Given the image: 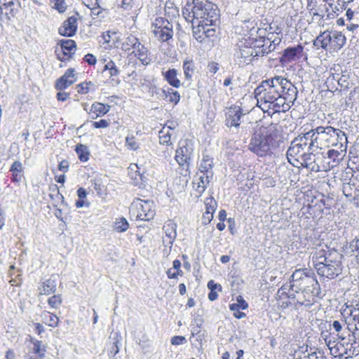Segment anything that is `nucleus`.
Here are the masks:
<instances>
[{"mask_svg":"<svg viewBox=\"0 0 359 359\" xmlns=\"http://www.w3.org/2000/svg\"><path fill=\"white\" fill-rule=\"evenodd\" d=\"M296 87L283 76L262 81L254 94L259 107L268 114L287 111L297 99Z\"/></svg>","mask_w":359,"mask_h":359,"instance_id":"obj_1","label":"nucleus"},{"mask_svg":"<svg viewBox=\"0 0 359 359\" xmlns=\"http://www.w3.org/2000/svg\"><path fill=\"white\" fill-rule=\"evenodd\" d=\"M304 52V46L299 44L295 47H288L283 50L280 61L283 65L288 64L296 58H300Z\"/></svg>","mask_w":359,"mask_h":359,"instance_id":"obj_23","label":"nucleus"},{"mask_svg":"<svg viewBox=\"0 0 359 359\" xmlns=\"http://www.w3.org/2000/svg\"><path fill=\"white\" fill-rule=\"evenodd\" d=\"M208 183L209 180L208 176H201L198 179L197 182L194 183V189L195 191V195L197 198H199L202 196V194L205 191Z\"/></svg>","mask_w":359,"mask_h":359,"instance_id":"obj_36","label":"nucleus"},{"mask_svg":"<svg viewBox=\"0 0 359 359\" xmlns=\"http://www.w3.org/2000/svg\"><path fill=\"white\" fill-rule=\"evenodd\" d=\"M140 41L138 38L135 36L130 34L128 36L125 41L121 44V50L127 53V55L133 51L137 46V45L140 44Z\"/></svg>","mask_w":359,"mask_h":359,"instance_id":"obj_32","label":"nucleus"},{"mask_svg":"<svg viewBox=\"0 0 359 359\" xmlns=\"http://www.w3.org/2000/svg\"><path fill=\"white\" fill-rule=\"evenodd\" d=\"M57 290V278L55 276H51L50 278L43 281L39 287L41 295H49L53 294Z\"/></svg>","mask_w":359,"mask_h":359,"instance_id":"obj_29","label":"nucleus"},{"mask_svg":"<svg viewBox=\"0 0 359 359\" xmlns=\"http://www.w3.org/2000/svg\"><path fill=\"white\" fill-rule=\"evenodd\" d=\"M93 86V82L83 81L76 85V91L79 94L86 95L90 92Z\"/></svg>","mask_w":359,"mask_h":359,"instance_id":"obj_46","label":"nucleus"},{"mask_svg":"<svg viewBox=\"0 0 359 359\" xmlns=\"http://www.w3.org/2000/svg\"><path fill=\"white\" fill-rule=\"evenodd\" d=\"M343 255L337 251H327L316 249L312 260L317 273L321 277L334 279L342 271Z\"/></svg>","mask_w":359,"mask_h":359,"instance_id":"obj_3","label":"nucleus"},{"mask_svg":"<svg viewBox=\"0 0 359 359\" xmlns=\"http://www.w3.org/2000/svg\"><path fill=\"white\" fill-rule=\"evenodd\" d=\"M349 163L352 165L353 170H357L359 172V156L358 155H353L350 157Z\"/></svg>","mask_w":359,"mask_h":359,"instance_id":"obj_56","label":"nucleus"},{"mask_svg":"<svg viewBox=\"0 0 359 359\" xmlns=\"http://www.w3.org/2000/svg\"><path fill=\"white\" fill-rule=\"evenodd\" d=\"M126 146L128 149L136 151L139 149V143L133 135L127 136L126 138Z\"/></svg>","mask_w":359,"mask_h":359,"instance_id":"obj_51","label":"nucleus"},{"mask_svg":"<svg viewBox=\"0 0 359 359\" xmlns=\"http://www.w3.org/2000/svg\"><path fill=\"white\" fill-rule=\"evenodd\" d=\"M75 151L81 162H86L89 159L90 153L86 146L82 144H76Z\"/></svg>","mask_w":359,"mask_h":359,"instance_id":"obj_41","label":"nucleus"},{"mask_svg":"<svg viewBox=\"0 0 359 359\" xmlns=\"http://www.w3.org/2000/svg\"><path fill=\"white\" fill-rule=\"evenodd\" d=\"M53 3V8L60 13H64L67 9L65 0H51Z\"/></svg>","mask_w":359,"mask_h":359,"instance_id":"obj_50","label":"nucleus"},{"mask_svg":"<svg viewBox=\"0 0 359 359\" xmlns=\"http://www.w3.org/2000/svg\"><path fill=\"white\" fill-rule=\"evenodd\" d=\"M311 144L317 149H328L331 147L342 145V142H347L346 134L344 131L332 126H318L311 130Z\"/></svg>","mask_w":359,"mask_h":359,"instance_id":"obj_5","label":"nucleus"},{"mask_svg":"<svg viewBox=\"0 0 359 359\" xmlns=\"http://www.w3.org/2000/svg\"><path fill=\"white\" fill-rule=\"evenodd\" d=\"M302 213L306 215L308 219H312L313 221L319 217L322 214V210L317 205H312L309 204L302 208Z\"/></svg>","mask_w":359,"mask_h":359,"instance_id":"obj_35","label":"nucleus"},{"mask_svg":"<svg viewBox=\"0 0 359 359\" xmlns=\"http://www.w3.org/2000/svg\"><path fill=\"white\" fill-rule=\"evenodd\" d=\"M350 319L353 323H359V309H354L350 310Z\"/></svg>","mask_w":359,"mask_h":359,"instance_id":"obj_59","label":"nucleus"},{"mask_svg":"<svg viewBox=\"0 0 359 359\" xmlns=\"http://www.w3.org/2000/svg\"><path fill=\"white\" fill-rule=\"evenodd\" d=\"M285 286H283L280 289L278 290V296L281 298L283 297V296H285V297L287 298H292V299H294V294H287V292H285Z\"/></svg>","mask_w":359,"mask_h":359,"instance_id":"obj_62","label":"nucleus"},{"mask_svg":"<svg viewBox=\"0 0 359 359\" xmlns=\"http://www.w3.org/2000/svg\"><path fill=\"white\" fill-rule=\"evenodd\" d=\"M137 0H121V6L124 10L131 11L136 6Z\"/></svg>","mask_w":359,"mask_h":359,"instance_id":"obj_53","label":"nucleus"},{"mask_svg":"<svg viewBox=\"0 0 359 359\" xmlns=\"http://www.w3.org/2000/svg\"><path fill=\"white\" fill-rule=\"evenodd\" d=\"M311 136L312 133L311 130L308 132L299 135L292 142L297 146L302 147L306 152L311 153L315 151L317 149L314 145L311 144Z\"/></svg>","mask_w":359,"mask_h":359,"instance_id":"obj_26","label":"nucleus"},{"mask_svg":"<svg viewBox=\"0 0 359 359\" xmlns=\"http://www.w3.org/2000/svg\"><path fill=\"white\" fill-rule=\"evenodd\" d=\"M358 191L359 189H357L354 184H351L349 183L345 184L343 187V193L344 196L349 201L353 202L354 205L355 199L358 196Z\"/></svg>","mask_w":359,"mask_h":359,"instance_id":"obj_38","label":"nucleus"},{"mask_svg":"<svg viewBox=\"0 0 359 359\" xmlns=\"http://www.w3.org/2000/svg\"><path fill=\"white\" fill-rule=\"evenodd\" d=\"M309 284H312V282L299 280L297 282L290 283L289 287L292 291L299 292L301 290H305L306 287H309Z\"/></svg>","mask_w":359,"mask_h":359,"instance_id":"obj_45","label":"nucleus"},{"mask_svg":"<svg viewBox=\"0 0 359 359\" xmlns=\"http://www.w3.org/2000/svg\"><path fill=\"white\" fill-rule=\"evenodd\" d=\"M103 71H108L109 77L112 80H114L115 76H118L120 71L117 68L115 62L110 60L104 67Z\"/></svg>","mask_w":359,"mask_h":359,"instance_id":"obj_43","label":"nucleus"},{"mask_svg":"<svg viewBox=\"0 0 359 359\" xmlns=\"http://www.w3.org/2000/svg\"><path fill=\"white\" fill-rule=\"evenodd\" d=\"M192 153L193 149L189 146L188 140H180L178 142L177 148L175 150V160L180 168L184 170L182 180L183 185H186L189 179V166Z\"/></svg>","mask_w":359,"mask_h":359,"instance_id":"obj_8","label":"nucleus"},{"mask_svg":"<svg viewBox=\"0 0 359 359\" xmlns=\"http://www.w3.org/2000/svg\"><path fill=\"white\" fill-rule=\"evenodd\" d=\"M205 212L202 217V224H209L213 219L217 203L212 196L207 197L204 201Z\"/></svg>","mask_w":359,"mask_h":359,"instance_id":"obj_27","label":"nucleus"},{"mask_svg":"<svg viewBox=\"0 0 359 359\" xmlns=\"http://www.w3.org/2000/svg\"><path fill=\"white\" fill-rule=\"evenodd\" d=\"M48 303L53 309H57L62 304V298L60 295H53L48 298Z\"/></svg>","mask_w":359,"mask_h":359,"instance_id":"obj_52","label":"nucleus"},{"mask_svg":"<svg viewBox=\"0 0 359 359\" xmlns=\"http://www.w3.org/2000/svg\"><path fill=\"white\" fill-rule=\"evenodd\" d=\"M173 129L174 128L165 125L158 132L159 144L165 147V149L163 151L165 156H170L174 149L173 142L171 140Z\"/></svg>","mask_w":359,"mask_h":359,"instance_id":"obj_19","label":"nucleus"},{"mask_svg":"<svg viewBox=\"0 0 359 359\" xmlns=\"http://www.w3.org/2000/svg\"><path fill=\"white\" fill-rule=\"evenodd\" d=\"M263 48L264 44H257L252 41L243 39L235 52V57L239 60L240 63L248 64L254 57L263 53Z\"/></svg>","mask_w":359,"mask_h":359,"instance_id":"obj_9","label":"nucleus"},{"mask_svg":"<svg viewBox=\"0 0 359 359\" xmlns=\"http://www.w3.org/2000/svg\"><path fill=\"white\" fill-rule=\"evenodd\" d=\"M182 14L187 21L191 22L193 30H198L203 26H213L219 20L217 10L206 0H193L185 6Z\"/></svg>","mask_w":359,"mask_h":359,"instance_id":"obj_2","label":"nucleus"},{"mask_svg":"<svg viewBox=\"0 0 359 359\" xmlns=\"http://www.w3.org/2000/svg\"><path fill=\"white\" fill-rule=\"evenodd\" d=\"M151 28L154 36L161 43L168 42L173 37V26L165 18H156L151 23Z\"/></svg>","mask_w":359,"mask_h":359,"instance_id":"obj_10","label":"nucleus"},{"mask_svg":"<svg viewBox=\"0 0 359 359\" xmlns=\"http://www.w3.org/2000/svg\"><path fill=\"white\" fill-rule=\"evenodd\" d=\"M102 37L106 48H118L121 41V33L116 31H107L102 33Z\"/></svg>","mask_w":359,"mask_h":359,"instance_id":"obj_28","label":"nucleus"},{"mask_svg":"<svg viewBox=\"0 0 359 359\" xmlns=\"http://www.w3.org/2000/svg\"><path fill=\"white\" fill-rule=\"evenodd\" d=\"M77 45L73 39L59 40L55 49L56 58L60 62H69L76 53Z\"/></svg>","mask_w":359,"mask_h":359,"instance_id":"obj_12","label":"nucleus"},{"mask_svg":"<svg viewBox=\"0 0 359 359\" xmlns=\"http://www.w3.org/2000/svg\"><path fill=\"white\" fill-rule=\"evenodd\" d=\"M58 91L59 92L56 94V98L58 101L65 102L69 97L70 94L69 93L62 92L63 90Z\"/></svg>","mask_w":359,"mask_h":359,"instance_id":"obj_61","label":"nucleus"},{"mask_svg":"<svg viewBox=\"0 0 359 359\" xmlns=\"http://www.w3.org/2000/svg\"><path fill=\"white\" fill-rule=\"evenodd\" d=\"M77 196L79 199L75 203V206L77 208L88 206L89 203L86 201L87 191L84 188L80 187L77 189Z\"/></svg>","mask_w":359,"mask_h":359,"instance_id":"obj_42","label":"nucleus"},{"mask_svg":"<svg viewBox=\"0 0 359 359\" xmlns=\"http://www.w3.org/2000/svg\"><path fill=\"white\" fill-rule=\"evenodd\" d=\"M165 97L168 99V101L173 104L176 105L180 100V94L177 90L172 88H168L166 91L164 90Z\"/></svg>","mask_w":359,"mask_h":359,"instance_id":"obj_44","label":"nucleus"},{"mask_svg":"<svg viewBox=\"0 0 359 359\" xmlns=\"http://www.w3.org/2000/svg\"><path fill=\"white\" fill-rule=\"evenodd\" d=\"M83 4L90 10L92 16H100L103 12V8L100 6L99 0H81Z\"/></svg>","mask_w":359,"mask_h":359,"instance_id":"obj_37","label":"nucleus"},{"mask_svg":"<svg viewBox=\"0 0 359 359\" xmlns=\"http://www.w3.org/2000/svg\"><path fill=\"white\" fill-rule=\"evenodd\" d=\"M327 0H309L307 1V9L309 13L313 16H317L319 18H323L325 15L328 16L329 6H330Z\"/></svg>","mask_w":359,"mask_h":359,"instance_id":"obj_16","label":"nucleus"},{"mask_svg":"<svg viewBox=\"0 0 359 359\" xmlns=\"http://www.w3.org/2000/svg\"><path fill=\"white\" fill-rule=\"evenodd\" d=\"M42 320L44 323L52 327H56L59 324L58 317L49 311H43L41 314Z\"/></svg>","mask_w":359,"mask_h":359,"instance_id":"obj_39","label":"nucleus"},{"mask_svg":"<svg viewBox=\"0 0 359 359\" xmlns=\"http://www.w3.org/2000/svg\"><path fill=\"white\" fill-rule=\"evenodd\" d=\"M129 214L131 219L149 222L156 215L154 202L136 198L130 206Z\"/></svg>","mask_w":359,"mask_h":359,"instance_id":"obj_7","label":"nucleus"},{"mask_svg":"<svg viewBox=\"0 0 359 359\" xmlns=\"http://www.w3.org/2000/svg\"><path fill=\"white\" fill-rule=\"evenodd\" d=\"M21 8L19 0H0V19L10 21L15 18Z\"/></svg>","mask_w":359,"mask_h":359,"instance_id":"obj_13","label":"nucleus"},{"mask_svg":"<svg viewBox=\"0 0 359 359\" xmlns=\"http://www.w3.org/2000/svg\"><path fill=\"white\" fill-rule=\"evenodd\" d=\"M243 111L239 106H231L226 112V125L229 128L239 127Z\"/></svg>","mask_w":359,"mask_h":359,"instance_id":"obj_22","label":"nucleus"},{"mask_svg":"<svg viewBox=\"0 0 359 359\" xmlns=\"http://www.w3.org/2000/svg\"><path fill=\"white\" fill-rule=\"evenodd\" d=\"M127 57L130 62H136V60H139L144 66L149 65L151 62L149 49L142 43L137 45L136 48L127 55Z\"/></svg>","mask_w":359,"mask_h":359,"instance_id":"obj_17","label":"nucleus"},{"mask_svg":"<svg viewBox=\"0 0 359 359\" xmlns=\"http://www.w3.org/2000/svg\"><path fill=\"white\" fill-rule=\"evenodd\" d=\"M9 172L11 180L15 184L19 185L25 179V168L20 161H15L11 164Z\"/></svg>","mask_w":359,"mask_h":359,"instance_id":"obj_25","label":"nucleus"},{"mask_svg":"<svg viewBox=\"0 0 359 359\" xmlns=\"http://www.w3.org/2000/svg\"><path fill=\"white\" fill-rule=\"evenodd\" d=\"M292 143L287 151V158L288 162L294 167L306 168L312 160V154L306 152L302 147Z\"/></svg>","mask_w":359,"mask_h":359,"instance_id":"obj_11","label":"nucleus"},{"mask_svg":"<svg viewBox=\"0 0 359 359\" xmlns=\"http://www.w3.org/2000/svg\"><path fill=\"white\" fill-rule=\"evenodd\" d=\"M83 61L90 66H94L97 63L96 57L92 53H88L84 55L83 58Z\"/></svg>","mask_w":359,"mask_h":359,"instance_id":"obj_55","label":"nucleus"},{"mask_svg":"<svg viewBox=\"0 0 359 359\" xmlns=\"http://www.w3.org/2000/svg\"><path fill=\"white\" fill-rule=\"evenodd\" d=\"M77 72L73 67H69L55 81L54 88L57 90H64L77 81Z\"/></svg>","mask_w":359,"mask_h":359,"instance_id":"obj_15","label":"nucleus"},{"mask_svg":"<svg viewBox=\"0 0 359 359\" xmlns=\"http://www.w3.org/2000/svg\"><path fill=\"white\" fill-rule=\"evenodd\" d=\"M299 280L305 282H312V284L318 287V282L313 277L307 275L304 270L297 269L291 276L290 283L297 282Z\"/></svg>","mask_w":359,"mask_h":359,"instance_id":"obj_33","label":"nucleus"},{"mask_svg":"<svg viewBox=\"0 0 359 359\" xmlns=\"http://www.w3.org/2000/svg\"><path fill=\"white\" fill-rule=\"evenodd\" d=\"M69 169V163L67 160L64 159L59 162L58 163V170L60 171H62V172L65 173L68 172Z\"/></svg>","mask_w":359,"mask_h":359,"instance_id":"obj_57","label":"nucleus"},{"mask_svg":"<svg viewBox=\"0 0 359 359\" xmlns=\"http://www.w3.org/2000/svg\"><path fill=\"white\" fill-rule=\"evenodd\" d=\"M236 303L233 304L235 306H238L241 308V309H247L248 308V304L245 302V300L241 297L238 296L236 298Z\"/></svg>","mask_w":359,"mask_h":359,"instance_id":"obj_58","label":"nucleus"},{"mask_svg":"<svg viewBox=\"0 0 359 359\" xmlns=\"http://www.w3.org/2000/svg\"><path fill=\"white\" fill-rule=\"evenodd\" d=\"M79 14L76 13L75 15L67 18L58 28L60 35L71 37L76 34L78 29V20Z\"/></svg>","mask_w":359,"mask_h":359,"instance_id":"obj_18","label":"nucleus"},{"mask_svg":"<svg viewBox=\"0 0 359 359\" xmlns=\"http://www.w3.org/2000/svg\"><path fill=\"white\" fill-rule=\"evenodd\" d=\"M212 26H203L202 27H199L198 31L199 33H196L198 30H193V35L194 38L202 42L205 40V38H210L215 36L216 34V29L214 27H211Z\"/></svg>","mask_w":359,"mask_h":359,"instance_id":"obj_31","label":"nucleus"},{"mask_svg":"<svg viewBox=\"0 0 359 359\" xmlns=\"http://www.w3.org/2000/svg\"><path fill=\"white\" fill-rule=\"evenodd\" d=\"M187 340L183 336H175L171 339V344L172 345H180L186 343Z\"/></svg>","mask_w":359,"mask_h":359,"instance_id":"obj_60","label":"nucleus"},{"mask_svg":"<svg viewBox=\"0 0 359 359\" xmlns=\"http://www.w3.org/2000/svg\"><path fill=\"white\" fill-rule=\"evenodd\" d=\"M229 309L231 311L233 312V316L238 319H241L246 316L245 313L240 311L241 308L238 307V306L230 304Z\"/></svg>","mask_w":359,"mask_h":359,"instance_id":"obj_54","label":"nucleus"},{"mask_svg":"<svg viewBox=\"0 0 359 359\" xmlns=\"http://www.w3.org/2000/svg\"><path fill=\"white\" fill-rule=\"evenodd\" d=\"M92 185L97 195L102 196L106 194L107 187L102 184L101 180H94L92 182Z\"/></svg>","mask_w":359,"mask_h":359,"instance_id":"obj_47","label":"nucleus"},{"mask_svg":"<svg viewBox=\"0 0 359 359\" xmlns=\"http://www.w3.org/2000/svg\"><path fill=\"white\" fill-rule=\"evenodd\" d=\"M182 68L185 79L187 81L192 80V77L197 69L196 63L193 59L187 58L184 60L183 62Z\"/></svg>","mask_w":359,"mask_h":359,"instance_id":"obj_34","label":"nucleus"},{"mask_svg":"<svg viewBox=\"0 0 359 359\" xmlns=\"http://www.w3.org/2000/svg\"><path fill=\"white\" fill-rule=\"evenodd\" d=\"M307 169H309L313 172H327L333 169L329 159L325 156H318L316 158L312 157V160L310 161L307 166Z\"/></svg>","mask_w":359,"mask_h":359,"instance_id":"obj_20","label":"nucleus"},{"mask_svg":"<svg viewBox=\"0 0 359 359\" xmlns=\"http://www.w3.org/2000/svg\"><path fill=\"white\" fill-rule=\"evenodd\" d=\"M110 121L109 119L101 118L98 121L91 122V127L95 129H105L109 127Z\"/></svg>","mask_w":359,"mask_h":359,"instance_id":"obj_49","label":"nucleus"},{"mask_svg":"<svg viewBox=\"0 0 359 359\" xmlns=\"http://www.w3.org/2000/svg\"><path fill=\"white\" fill-rule=\"evenodd\" d=\"M163 79L168 83L173 88H179L182 86L181 81L178 78V72L175 69H169L165 72H162Z\"/></svg>","mask_w":359,"mask_h":359,"instance_id":"obj_30","label":"nucleus"},{"mask_svg":"<svg viewBox=\"0 0 359 359\" xmlns=\"http://www.w3.org/2000/svg\"><path fill=\"white\" fill-rule=\"evenodd\" d=\"M89 117L93 120L106 115L111 109V106L100 102H94L88 109H84Z\"/></svg>","mask_w":359,"mask_h":359,"instance_id":"obj_24","label":"nucleus"},{"mask_svg":"<svg viewBox=\"0 0 359 359\" xmlns=\"http://www.w3.org/2000/svg\"><path fill=\"white\" fill-rule=\"evenodd\" d=\"M208 287L210 291H215L217 288H219V290L222 289V286L219 284L215 283L213 280H210L208 282Z\"/></svg>","mask_w":359,"mask_h":359,"instance_id":"obj_64","label":"nucleus"},{"mask_svg":"<svg viewBox=\"0 0 359 359\" xmlns=\"http://www.w3.org/2000/svg\"><path fill=\"white\" fill-rule=\"evenodd\" d=\"M345 36L338 31H325L320 33L313 41V46L321 48L330 53L337 52L346 43Z\"/></svg>","mask_w":359,"mask_h":359,"instance_id":"obj_6","label":"nucleus"},{"mask_svg":"<svg viewBox=\"0 0 359 359\" xmlns=\"http://www.w3.org/2000/svg\"><path fill=\"white\" fill-rule=\"evenodd\" d=\"M346 142H342V145H338L339 149H332L327 151V157L333 168L338 166L346 156L347 149Z\"/></svg>","mask_w":359,"mask_h":359,"instance_id":"obj_21","label":"nucleus"},{"mask_svg":"<svg viewBox=\"0 0 359 359\" xmlns=\"http://www.w3.org/2000/svg\"><path fill=\"white\" fill-rule=\"evenodd\" d=\"M278 147V134L273 126L261 128L255 133L249 144L250 150L259 156L271 155Z\"/></svg>","mask_w":359,"mask_h":359,"instance_id":"obj_4","label":"nucleus"},{"mask_svg":"<svg viewBox=\"0 0 359 359\" xmlns=\"http://www.w3.org/2000/svg\"><path fill=\"white\" fill-rule=\"evenodd\" d=\"M54 180L56 182L61 184L62 186L63 187L66 180V176L65 174L55 175L54 176Z\"/></svg>","mask_w":359,"mask_h":359,"instance_id":"obj_63","label":"nucleus"},{"mask_svg":"<svg viewBox=\"0 0 359 359\" xmlns=\"http://www.w3.org/2000/svg\"><path fill=\"white\" fill-rule=\"evenodd\" d=\"M213 167V159L212 158L207 154H203L202 160L200 163V170L202 172H208L210 170H212Z\"/></svg>","mask_w":359,"mask_h":359,"instance_id":"obj_40","label":"nucleus"},{"mask_svg":"<svg viewBox=\"0 0 359 359\" xmlns=\"http://www.w3.org/2000/svg\"><path fill=\"white\" fill-rule=\"evenodd\" d=\"M243 29L245 36H247L243 39L252 41L257 44H264L265 36L263 30L257 27V23L253 21L245 22Z\"/></svg>","mask_w":359,"mask_h":359,"instance_id":"obj_14","label":"nucleus"},{"mask_svg":"<svg viewBox=\"0 0 359 359\" xmlns=\"http://www.w3.org/2000/svg\"><path fill=\"white\" fill-rule=\"evenodd\" d=\"M33 351L37 354L40 359L43 358L45 355L46 348L40 341H35L34 342Z\"/></svg>","mask_w":359,"mask_h":359,"instance_id":"obj_48","label":"nucleus"}]
</instances>
